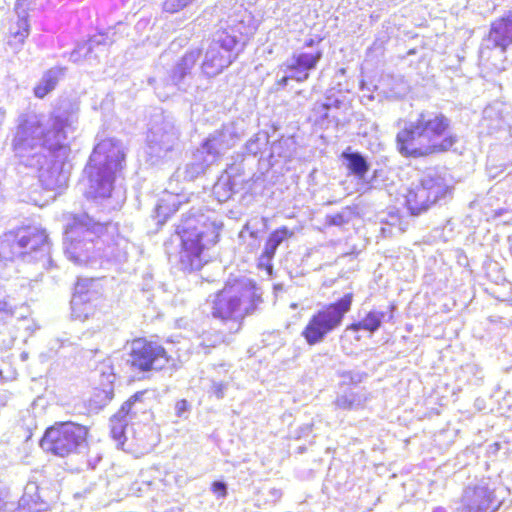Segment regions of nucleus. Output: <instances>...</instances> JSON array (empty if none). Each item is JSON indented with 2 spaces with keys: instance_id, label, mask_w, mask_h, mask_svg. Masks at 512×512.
I'll return each mask as SVG.
<instances>
[{
  "instance_id": "nucleus-1",
  "label": "nucleus",
  "mask_w": 512,
  "mask_h": 512,
  "mask_svg": "<svg viewBox=\"0 0 512 512\" xmlns=\"http://www.w3.org/2000/svg\"><path fill=\"white\" fill-rule=\"evenodd\" d=\"M459 142L451 119L442 112L423 110L414 122L395 136L398 153L407 159H423L453 151Z\"/></svg>"
},
{
  "instance_id": "nucleus-2",
  "label": "nucleus",
  "mask_w": 512,
  "mask_h": 512,
  "mask_svg": "<svg viewBox=\"0 0 512 512\" xmlns=\"http://www.w3.org/2000/svg\"><path fill=\"white\" fill-rule=\"evenodd\" d=\"M200 215L189 213L175 225L172 237L177 243L180 268L188 273L201 270L210 261L209 251L219 241L218 232Z\"/></svg>"
},
{
  "instance_id": "nucleus-3",
  "label": "nucleus",
  "mask_w": 512,
  "mask_h": 512,
  "mask_svg": "<svg viewBox=\"0 0 512 512\" xmlns=\"http://www.w3.org/2000/svg\"><path fill=\"white\" fill-rule=\"evenodd\" d=\"M262 297L255 285L227 283L210 301L212 318L228 325V333H238L246 317L258 310Z\"/></svg>"
},
{
  "instance_id": "nucleus-4",
  "label": "nucleus",
  "mask_w": 512,
  "mask_h": 512,
  "mask_svg": "<svg viewBox=\"0 0 512 512\" xmlns=\"http://www.w3.org/2000/svg\"><path fill=\"white\" fill-rule=\"evenodd\" d=\"M125 364L132 373L146 375L164 370L172 357L163 344L151 336H136L126 340Z\"/></svg>"
},
{
  "instance_id": "nucleus-5",
  "label": "nucleus",
  "mask_w": 512,
  "mask_h": 512,
  "mask_svg": "<svg viewBox=\"0 0 512 512\" xmlns=\"http://www.w3.org/2000/svg\"><path fill=\"white\" fill-rule=\"evenodd\" d=\"M353 300L354 294L349 292L316 310L301 332L306 344L309 346L317 345L323 342L330 333L338 329L350 312Z\"/></svg>"
},
{
  "instance_id": "nucleus-6",
  "label": "nucleus",
  "mask_w": 512,
  "mask_h": 512,
  "mask_svg": "<svg viewBox=\"0 0 512 512\" xmlns=\"http://www.w3.org/2000/svg\"><path fill=\"white\" fill-rule=\"evenodd\" d=\"M90 429L73 421L55 422L40 439L41 448L54 456L67 457L88 446Z\"/></svg>"
},
{
  "instance_id": "nucleus-7",
  "label": "nucleus",
  "mask_w": 512,
  "mask_h": 512,
  "mask_svg": "<svg viewBox=\"0 0 512 512\" xmlns=\"http://www.w3.org/2000/svg\"><path fill=\"white\" fill-rule=\"evenodd\" d=\"M124 159L123 151L114 142L106 140L98 143L85 168L91 186L111 188L117 172L123 168Z\"/></svg>"
},
{
  "instance_id": "nucleus-8",
  "label": "nucleus",
  "mask_w": 512,
  "mask_h": 512,
  "mask_svg": "<svg viewBox=\"0 0 512 512\" xmlns=\"http://www.w3.org/2000/svg\"><path fill=\"white\" fill-rule=\"evenodd\" d=\"M107 224L93 220L89 215H76L65 228L66 249L75 259L88 258L94 243L102 237Z\"/></svg>"
},
{
  "instance_id": "nucleus-9",
  "label": "nucleus",
  "mask_w": 512,
  "mask_h": 512,
  "mask_svg": "<svg viewBox=\"0 0 512 512\" xmlns=\"http://www.w3.org/2000/svg\"><path fill=\"white\" fill-rule=\"evenodd\" d=\"M237 44V37L227 29L218 30L201 63L202 72L207 77L222 73L238 58Z\"/></svg>"
},
{
  "instance_id": "nucleus-10",
  "label": "nucleus",
  "mask_w": 512,
  "mask_h": 512,
  "mask_svg": "<svg viewBox=\"0 0 512 512\" xmlns=\"http://www.w3.org/2000/svg\"><path fill=\"white\" fill-rule=\"evenodd\" d=\"M48 243L45 229L37 226H20L6 232L1 241V253L10 260L31 254Z\"/></svg>"
},
{
  "instance_id": "nucleus-11",
  "label": "nucleus",
  "mask_w": 512,
  "mask_h": 512,
  "mask_svg": "<svg viewBox=\"0 0 512 512\" xmlns=\"http://www.w3.org/2000/svg\"><path fill=\"white\" fill-rule=\"evenodd\" d=\"M449 191L448 186L440 178H429L411 187L405 194V206L412 215L426 212Z\"/></svg>"
},
{
  "instance_id": "nucleus-12",
  "label": "nucleus",
  "mask_w": 512,
  "mask_h": 512,
  "mask_svg": "<svg viewBox=\"0 0 512 512\" xmlns=\"http://www.w3.org/2000/svg\"><path fill=\"white\" fill-rule=\"evenodd\" d=\"M495 497L493 491L484 486H469L461 498V512H491Z\"/></svg>"
},
{
  "instance_id": "nucleus-13",
  "label": "nucleus",
  "mask_w": 512,
  "mask_h": 512,
  "mask_svg": "<svg viewBox=\"0 0 512 512\" xmlns=\"http://www.w3.org/2000/svg\"><path fill=\"white\" fill-rule=\"evenodd\" d=\"M486 40L493 49L503 53L512 47V11H508L490 23Z\"/></svg>"
},
{
  "instance_id": "nucleus-14",
  "label": "nucleus",
  "mask_w": 512,
  "mask_h": 512,
  "mask_svg": "<svg viewBox=\"0 0 512 512\" xmlns=\"http://www.w3.org/2000/svg\"><path fill=\"white\" fill-rule=\"evenodd\" d=\"M323 56L321 49L313 51H300L294 53L291 57V63L286 66V69L291 71V79L297 82L306 81L311 70H314Z\"/></svg>"
},
{
  "instance_id": "nucleus-15",
  "label": "nucleus",
  "mask_w": 512,
  "mask_h": 512,
  "mask_svg": "<svg viewBox=\"0 0 512 512\" xmlns=\"http://www.w3.org/2000/svg\"><path fill=\"white\" fill-rule=\"evenodd\" d=\"M48 509L46 488L35 481H29L19 500V512H45Z\"/></svg>"
},
{
  "instance_id": "nucleus-16",
  "label": "nucleus",
  "mask_w": 512,
  "mask_h": 512,
  "mask_svg": "<svg viewBox=\"0 0 512 512\" xmlns=\"http://www.w3.org/2000/svg\"><path fill=\"white\" fill-rule=\"evenodd\" d=\"M30 20L27 13L19 14L9 20L6 43L9 47L19 50L30 34Z\"/></svg>"
},
{
  "instance_id": "nucleus-17",
  "label": "nucleus",
  "mask_w": 512,
  "mask_h": 512,
  "mask_svg": "<svg viewBox=\"0 0 512 512\" xmlns=\"http://www.w3.org/2000/svg\"><path fill=\"white\" fill-rule=\"evenodd\" d=\"M294 237V231L287 226H281L273 230L266 239L264 249L260 255V261L265 262L268 270H271V261L276 254L279 245Z\"/></svg>"
},
{
  "instance_id": "nucleus-18",
  "label": "nucleus",
  "mask_w": 512,
  "mask_h": 512,
  "mask_svg": "<svg viewBox=\"0 0 512 512\" xmlns=\"http://www.w3.org/2000/svg\"><path fill=\"white\" fill-rule=\"evenodd\" d=\"M130 402H124L117 412L110 418V433L114 440L124 444L126 440V429L128 426L127 414L130 409Z\"/></svg>"
},
{
  "instance_id": "nucleus-19",
  "label": "nucleus",
  "mask_w": 512,
  "mask_h": 512,
  "mask_svg": "<svg viewBox=\"0 0 512 512\" xmlns=\"http://www.w3.org/2000/svg\"><path fill=\"white\" fill-rule=\"evenodd\" d=\"M384 316L385 314L382 311H368L361 320L350 323L347 326V330L353 332L364 330L370 333H374L381 327Z\"/></svg>"
},
{
  "instance_id": "nucleus-20",
  "label": "nucleus",
  "mask_w": 512,
  "mask_h": 512,
  "mask_svg": "<svg viewBox=\"0 0 512 512\" xmlns=\"http://www.w3.org/2000/svg\"><path fill=\"white\" fill-rule=\"evenodd\" d=\"M342 158L347 161V169L350 174L355 175L358 178H363L369 171V164L365 157L358 152H343Z\"/></svg>"
},
{
  "instance_id": "nucleus-21",
  "label": "nucleus",
  "mask_w": 512,
  "mask_h": 512,
  "mask_svg": "<svg viewBox=\"0 0 512 512\" xmlns=\"http://www.w3.org/2000/svg\"><path fill=\"white\" fill-rule=\"evenodd\" d=\"M147 390H140L131 395L125 402H130V409L127 417L129 419H133L138 417L139 415L146 414L150 412V406L147 401H145V394Z\"/></svg>"
},
{
  "instance_id": "nucleus-22",
  "label": "nucleus",
  "mask_w": 512,
  "mask_h": 512,
  "mask_svg": "<svg viewBox=\"0 0 512 512\" xmlns=\"http://www.w3.org/2000/svg\"><path fill=\"white\" fill-rule=\"evenodd\" d=\"M58 80V75L54 71L48 70L43 75L40 83L34 87V95L39 99L44 98L56 87Z\"/></svg>"
},
{
  "instance_id": "nucleus-23",
  "label": "nucleus",
  "mask_w": 512,
  "mask_h": 512,
  "mask_svg": "<svg viewBox=\"0 0 512 512\" xmlns=\"http://www.w3.org/2000/svg\"><path fill=\"white\" fill-rule=\"evenodd\" d=\"M351 214H354V208L347 206L342 212L328 215L326 223L330 226H342L349 222Z\"/></svg>"
},
{
  "instance_id": "nucleus-24",
  "label": "nucleus",
  "mask_w": 512,
  "mask_h": 512,
  "mask_svg": "<svg viewBox=\"0 0 512 512\" xmlns=\"http://www.w3.org/2000/svg\"><path fill=\"white\" fill-rule=\"evenodd\" d=\"M193 1L194 0H164L162 3V9L166 13L175 14L185 9L193 3Z\"/></svg>"
},
{
  "instance_id": "nucleus-25",
  "label": "nucleus",
  "mask_w": 512,
  "mask_h": 512,
  "mask_svg": "<svg viewBox=\"0 0 512 512\" xmlns=\"http://www.w3.org/2000/svg\"><path fill=\"white\" fill-rule=\"evenodd\" d=\"M200 54H201V50L200 49L189 50L182 57V61L185 64L188 63L190 66H193L197 62Z\"/></svg>"
},
{
  "instance_id": "nucleus-26",
  "label": "nucleus",
  "mask_w": 512,
  "mask_h": 512,
  "mask_svg": "<svg viewBox=\"0 0 512 512\" xmlns=\"http://www.w3.org/2000/svg\"><path fill=\"white\" fill-rule=\"evenodd\" d=\"M211 490L215 495L221 498H224L227 495L226 485L220 481L213 482Z\"/></svg>"
},
{
  "instance_id": "nucleus-27",
  "label": "nucleus",
  "mask_w": 512,
  "mask_h": 512,
  "mask_svg": "<svg viewBox=\"0 0 512 512\" xmlns=\"http://www.w3.org/2000/svg\"><path fill=\"white\" fill-rule=\"evenodd\" d=\"M190 408V405L186 399H181L177 401L175 405L176 414L178 417L183 416L185 412H187Z\"/></svg>"
},
{
  "instance_id": "nucleus-28",
  "label": "nucleus",
  "mask_w": 512,
  "mask_h": 512,
  "mask_svg": "<svg viewBox=\"0 0 512 512\" xmlns=\"http://www.w3.org/2000/svg\"><path fill=\"white\" fill-rule=\"evenodd\" d=\"M225 389L226 385L222 382L212 384V391L218 398L223 397Z\"/></svg>"
},
{
  "instance_id": "nucleus-29",
  "label": "nucleus",
  "mask_w": 512,
  "mask_h": 512,
  "mask_svg": "<svg viewBox=\"0 0 512 512\" xmlns=\"http://www.w3.org/2000/svg\"><path fill=\"white\" fill-rule=\"evenodd\" d=\"M65 126V121L61 118L56 116L54 118V128H55V134H62L63 135V129Z\"/></svg>"
},
{
  "instance_id": "nucleus-30",
  "label": "nucleus",
  "mask_w": 512,
  "mask_h": 512,
  "mask_svg": "<svg viewBox=\"0 0 512 512\" xmlns=\"http://www.w3.org/2000/svg\"><path fill=\"white\" fill-rule=\"evenodd\" d=\"M319 111L322 112V118H327L328 117V114H327V111L329 110L330 108V104H327V103H322L319 105Z\"/></svg>"
},
{
  "instance_id": "nucleus-31",
  "label": "nucleus",
  "mask_w": 512,
  "mask_h": 512,
  "mask_svg": "<svg viewBox=\"0 0 512 512\" xmlns=\"http://www.w3.org/2000/svg\"><path fill=\"white\" fill-rule=\"evenodd\" d=\"M321 41H322V38H318L317 40L311 38L305 42L304 46L305 47H313L314 45L320 43Z\"/></svg>"
},
{
  "instance_id": "nucleus-32",
  "label": "nucleus",
  "mask_w": 512,
  "mask_h": 512,
  "mask_svg": "<svg viewBox=\"0 0 512 512\" xmlns=\"http://www.w3.org/2000/svg\"><path fill=\"white\" fill-rule=\"evenodd\" d=\"M291 78V76H283L281 79L278 80V85L284 87L287 85L288 80Z\"/></svg>"
},
{
  "instance_id": "nucleus-33",
  "label": "nucleus",
  "mask_w": 512,
  "mask_h": 512,
  "mask_svg": "<svg viewBox=\"0 0 512 512\" xmlns=\"http://www.w3.org/2000/svg\"><path fill=\"white\" fill-rule=\"evenodd\" d=\"M113 397V393L112 391H109V392H105V401L108 402L112 399Z\"/></svg>"
},
{
  "instance_id": "nucleus-34",
  "label": "nucleus",
  "mask_w": 512,
  "mask_h": 512,
  "mask_svg": "<svg viewBox=\"0 0 512 512\" xmlns=\"http://www.w3.org/2000/svg\"><path fill=\"white\" fill-rule=\"evenodd\" d=\"M5 493L0 489V505L4 503Z\"/></svg>"
},
{
  "instance_id": "nucleus-35",
  "label": "nucleus",
  "mask_w": 512,
  "mask_h": 512,
  "mask_svg": "<svg viewBox=\"0 0 512 512\" xmlns=\"http://www.w3.org/2000/svg\"><path fill=\"white\" fill-rule=\"evenodd\" d=\"M48 133H49V130H48V131H46V132H44V133H43V136H45V137H46Z\"/></svg>"
}]
</instances>
